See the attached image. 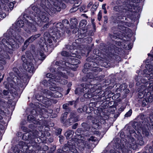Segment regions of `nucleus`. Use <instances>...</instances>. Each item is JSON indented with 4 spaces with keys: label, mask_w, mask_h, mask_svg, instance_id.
<instances>
[{
    "label": "nucleus",
    "mask_w": 153,
    "mask_h": 153,
    "mask_svg": "<svg viewBox=\"0 0 153 153\" xmlns=\"http://www.w3.org/2000/svg\"><path fill=\"white\" fill-rule=\"evenodd\" d=\"M46 77L50 78L48 80H44L42 82V83L45 86L48 85V83L51 84L52 86H54V84H55V76H53L51 73H48L46 74Z\"/></svg>",
    "instance_id": "nucleus-11"
},
{
    "label": "nucleus",
    "mask_w": 153,
    "mask_h": 153,
    "mask_svg": "<svg viewBox=\"0 0 153 153\" xmlns=\"http://www.w3.org/2000/svg\"><path fill=\"white\" fill-rule=\"evenodd\" d=\"M4 129L3 126L0 124V130H2Z\"/></svg>",
    "instance_id": "nucleus-53"
},
{
    "label": "nucleus",
    "mask_w": 153,
    "mask_h": 153,
    "mask_svg": "<svg viewBox=\"0 0 153 153\" xmlns=\"http://www.w3.org/2000/svg\"><path fill=\"white\" fill-rule=\"evenodd\" d=\"M15 1H13L10 2L9 4H8V3L7 4H5V3L1 4L2 7H3V9L5 10L8 11L9 10V7L10 10H12L13 9V7L14 6V4L15 3Z\"/></svg>",
    "instance_id": "nucleus-18"
},
{
    "label": "nucleus",
    "mask_w": 153,
    "mask_h": 153,
    "mask_svg": "<svg viewBox=\"0 0 153 153\" xmlns=\"http://www.w3.org/2000/svg\"><path fill=\"white\" fill-rule=\"evenodd\" d=\"M27 144L26 145H23L22 148L23 152H28L29 153H34L33 151L35 149V145L36 144L34 142L30 143L27 140H26L25 142Z\"/></svg>",
    "instance_id": "nucleus-8"
},
{
    "label": "nucleus",
    "mask_w": 153,
    "mask_h": 153,
    "mask_svg": "<svg viewBox=\"0 0 153 153\" xmlns=\"http://www.w3.org/2000/svg\"><path fill=\"white\" fill-rule=\"evenodd\" d=\"M82 88H77L75 91V93L76 94H80L82 92L85 93L84 97L86 98H91L94 96L97 95V94L100 91L96 89L97 86H96L94 87H92V85L88 84H82L81 85Z\"/></svg>",
    "instance_id": "nucleus-3"
},
{
    "label": "nucleus",
    "mask_w": 153,
    "mask_h": 153,
    "mask_svg": "<svg viewBox=\"0 0 153 153\" xmlns=\"http://www.w3.org/2000/svg\"><path fill=\"white\" fill-rule=\"evenodd\" d=\"M87 110V107L86 106H84L82 108H78L77 110L79 113H81L82 111H86Z\"/></svg>",
    "instance_id": "nucleus-28"
},
{
    "label": "nucleus",
    "mask_w": 153,
    "mask_h": 153,
    "mask_svg": "<svg viewBox=\"0 0 153 153\" xmlns=\"http://www.w3.org/2000/svg\"><path fill=\"white\" fill-rule=\"evenodd\" d=\"M121 151L123 152V150L120 149V148H119L117 149L116 150H111L110 151V153H121Z\"/></svg>",
    "instance_id": "nucleus-30"
},
{
    "label": "nucleus",
    "mask_w": 153,
    "mask_h": 153,
    "mask_svg": "<svg viewBox=\"0 0 153 153\" xmlns=\"http://www.w3.org/2000/svg\"><path fill=\"white\" fill-rule=\"evenodd\" d=\"M97 19L99 21H100L102 17V12L101 11H100L97 15Z\"/></svg>",
    "instance_id": "nucleus-38"
},
{
    "label": "nucleus",
    "mask_w": 153,
    "mask_h": 153,
    "mask_svg": "<svg viewBox=\"0 0 153 153\" xmlns=\"http://www.w3.org/2000/svg\"><path fill=\"white\" fill-rule=\"evenodd\" d=\"M74 102V101H70L69 102V104H70V105H72L73 104V103Z\"/></svg>",
    "instance_id": "nucleus-57"
},
{
    "label": "nucleus",
    "mask_w": 153,
    "mask_h": 153,
    "mask_svg": "<svg viewBox=\"0 0 153 153\" xmlns=\"http://www.w3.org/2000/svg\"><path fill=\"white\" fill-rule=\"evenodd\" d=\"M41 133L40 131L39 132L37 130H35L33 131V134L34 136L37 137H41V136L40 135V133Z\"/></svg>",
    "instance_id": "nucleus-27"
},
{
    "label": "nucleus",
    "mask_w": 153,
    "mask_h": 153,
    "mask_svg": "<svg viewBox=\"0 0 153 153\" xmlns=\"http://www.w3.org/2000/svg\"><path fill=\"white\" fill-rule=\"evenodd\" d=\"M95 138L94 137L92 136L90 137L89 139H88L87 140L88 141H94L95 140Z\"/></svg>",
    "instance_id": "nucleus-41"
},
{
    "label": "nucleus",
    "mask_w": 153,
    "mask_h": 153,
    "mask_svg": "<svg viewBox=\"0 0 153 153\" xmlns=\"http://www.w3.org/2000/svg\"><path fill=\"white\" fill-rule=\"evenodd\" d=\"M3 1L6 4L8 3L9 1V0H3Z\"/></svg>",
    "instance_id": "nucleus-56"
},
{
    "label": "nucleus",
    "mask_w": 153,
    "mask_h": 153,
    "mask_svg": "<svg viewBox=\"0 0 153 153\" xmlns=\"http://www.w3.org/2000/svg\"><path fill=\"white\" fill-rule=\"evenodd\" d=\"M14 153H18L19 152V149L15 147L13 151Z\"/></svg>",
    "instance_id": "nucleus-43"
},
{
    "label": "nucleus",
    "mask_w": 153,
    "mask_h": 153,
    "mask_svg": "<svg viewBox=\"0 0 153 153\" xmlns=\"http://www.w3.org/2000/svg\"><path fill=\"white\" fill-rule=\"evenodd\" d=\"M41 51L39 50L37 52V56L39 59L43 60L45 57V55L44 54L43 51L47 52L48 51V45L45 43L43 44L41 47Z\"/></svg>",
    "instance_id": "nucleus-12"
},
{
    "label": "nucleus",
    "mask_w": 153,
    "mask_h": 153,
    "mask_svg": "<svg viewBox=\"0 0 153 153\" xmlns=\"http://www.w3.org/2000/svg\"><path fill=\"white\" fill-rule=\"evenodd\" d=\"M68 146L67 147H64L62 148V149H58L56 153H67L66 151V148L69 149L72 152L74 153H76L77 150L76 149V146L77 145L79 146L82 148L84 147L85 146L87 145L86 143H85L84 141L77 138H74L72 139L68 142ZM88 144H87L88 145Z\"/></svg>",
    "instance_id": "nucleus-4"
},
{
    "label": "nucleus",
    "mask_w": 153,
    "mask_h": 153,
    "mask_svg": "<svg viewBox=\"0 0 153 153\" xmlns=\"http://www.w3.org/2000/svg\"><path fill=\"white\" fill-rule=\"evenodd\" d=\"M67 114H68V112H65L63 114H62V116L61 117V121H62V123H64L65 120L67 116Z\"/></svg>",
    "instance_id": "nucleus-26"
},
{
    "label": "nucleus",
    "mask_w": 153,
    "mask_h": 153,
    "mask_svg": "<svg viewBox=\"0 0 153 153\" xmlns=\"http://www.w3.org/2000/svg\"><path fill=\"white\" fill-rule=\"evenodd\" d=\"M149 125L152 126V128L153 129V120H151L150 122L149 123Z\"/></svg>",
    "instance_id": "nucleus-45"
},
{
    "label": "nucleus",
    "mask_w": 153,
    "mask_h": 153,
    "mask_svg": "<svg viewBox=\"0 0 153 153\" xmlns=\"http://www.w3.org/2000/svg\"><path fill=\"white\" fill-rule=\"evenodd\" d=\"M31 42L30 41L28 40V39L27 40H26L24 43V47L26 48L27 45L29 44V43Z\"/></svg>",
    "instance_id": "nucleus-39"
},
{
    "label": "nucleus",
    "mask_w": 153,
    "mask_h": 153,
    "mask_svg": "<svg viewBox=\"0 0 153 153\" xmlns=\"http://www.w3.org/2000/svg\"><path fill=\"white\" fill-rule=\"evenodd\" d=\"M60 69V71H63V68H58V69L59 70V69Z\"/></svg>",
    "instance_id": "nucleus-60"
},
{
    "label": "nucleus",
    "mask_w": 153,
    "mask_h": 153,
    "mask_svg": "<svg viewBox=\"0 0 153 153\" xmlns=\"http://www.w3.org/2000/svg\"><path fill=\"white\" fill-rule=\"evenodd\" d=\"M3 111L0 110V114H3Z\"/></svg>",
    "instance_id": "nucleus-62"
},
{
    "label": "nucleus",
    "mask_w": 153,
    "mask_h": 153,
    "mask_svg": "<svg viewBox=\"0 0 153 153\" xmlns=\"http://www.w3.org/2000/svg\"><path fill=\"white\" fill-rule=\"evenodd\" d=\"M57 28L56 38L57 39L63 36L65 33L64 29H63V25L61 23H57L56 25Z\"/></svg>",
    "instance_id": "nucleus-15"
},
{
    "label": "nucleus",
    "mask_w": 153,
    "mask_h": 153,
    "mask_svg": "<svg viewBox=\"0 0 153 153\" xmlns=\"http://www.w3.org/2000/svg\"><path fill=\"white\" fill-rule=\"evenodd\" d=\"M10 93L12 94H13V96H14V97H16L18 95V92L15 91V89L14 88H13V89L12 90L10 91Z\"/></svg>",
    "instance_id": "nucleus-32"
},
{
    "label": "nucleus",
    "mask_w": 153,
    "mask_h": 153,
    "mask_svg": "<svg viewBox=\"0 0 153 153\" xmlns=\"http://www.w3.org/2000/svg\"><path fill=\"white\" fill-rule=\"evenodd\" d=\"M105 6V4H103L102 5V9H103V10H105V9H106Z\"/></svg>",
    "instance_id": "nucleus-54"
},
{
    "label": "nucleus",
    "mask_w": 153,
    "mask_h": 153,
    "mask_svg": "<svg viewBox=\"0 0 153 153\" xmlns=\"http://www.w3.org/2000/svg\"><path fill=\"white\" fill-rule=\"evenodd\" d=\"M61 55L64 56H68L70 55H70L68 52L65 51H63L62 52Z\"/></svg>",
    "instance_id": "nucleus-33"
},
{
    "label": "nucleus",
    "mask_w": 153,
    "mask_h": 153,
    "mask_svg": "<svg viewBox=\"0 0 153 153\" xmlns=\"http://www.w3.org/2000/svg\"><path fill=\"white\" fill-rule=\"evenodd\" d=\"M97 5L94 4L93 5L91 9L93 11H95L97 9Z\"/></svg>",
    "instance_id": "nucleus-40"
},
{
    "label": "nucleus",
    "mask_w": 153,
    "mask_h": 153,
    "mask_svg": "<svg viewBox=\"0 0 153 153\" xmlns=\"http://www.w3.org/2000/svg\"><path fill=\"white\" fill-rule=\"evenodd\" d=\"M151 56L153 58V55ZM151 63L153 65V60H152ZM147 69L144 71L145 72H146L149 77V79L153 78V66L152 65H146V66Z\"/></svg>",
    "instance_id": "nucleus-16"
},
{
    "label": "nucleus",
    "mask_w": 153,
    "mask_h": 153,
    "mask_svg": "<svg viewBox=\"0 0 153 153\" xmlns=\"http://www.w3.org/2000/svg\"><path fill=\"white\" fill-rule=\"evenodd\" d=\"M92 123H93V127L96 129L98 128L99 126H98V124L97 123H95L93 121Z\"/></svg>",
    "instance_id": "nucleus-37"
},
{
    "label": "nucleus",
    "mask_w": 153,
    "mask_h": 153,
    "mask_svg": "<svg viewBox=\"0 0 153 153\" xmlns=\"http://www.w3.org/2000/svg\"><path fill=\"white\" fill-rule=\"evenodd\" d=\"M74 131L71 130H68L66 131L65 135L67 139H69L74 134Z\"/></svg>",
    "instance_id": "nucleus-21"
},
{
    "label": "nucleus",
    "mask_w": 153,
    "mask_h": 153,
    "mask_svg": "<svg viewBox=\"0 0 153 153\" xmlns=\"http://www.w3.org/2000/svg\"><path fill=\"white\" fill-rule=\"evenodd\" d=\"M47 111L48 112V113L50 114H51L52 113L53 111L51 109H48V110H47Z\"/></svg>",
    "instance_id": "nucleus-51"
},
{
    "label": "nucleus",
    "mask_w": 153,
    "mask_h": 153,
    "mask_svg": "<svg viewBox=\"0 0 153 153\" xmlns=\"http://www.w3.org/2000/svg\"><path fill=\"white\" fill-rule=\"evenodd\" d=\"M78 126V123H75L72 126V128L73 129H76V128L77 126Z\"/></svg>",
    "instance_id": "nucleus-46"
},
{
    "label": "nucleus",
    "mask_w": 153,
    "mask_h": 153,
    "mask_svg": "<svg viewBox=\"0 0 153 153\" xmlns=\"http://www.w3.org/2000/svg\"><path fill=\"white\" fill-rule=\"evenodd\" d=\"M149 151L150 153H153V151H152V147H150L149 148Z\"/></svg>",
    "instance_id": "nucleus-48"
},
{
    "label": "nucleus",
    "mask_w": 153,
    "mask_h": 153,
    "mask_svg": "<svg viewBox=\"0 0 153 153\" xmlns=\"http://www.w3.org/2000/svg\"><path fill=\"white\" fill-rule=\"evenodd\" d=\"M152 129V126L149 125L148 123H147L146 125H144L143 126L138 128L137 127L136 129L137 131V133L133 132L131 136H135L137 138V144L140 146L143 145L144 144V141H143V138L141 135L140 132L141 131L142 134L145 136H147L149 135V131L151 129Z\"/></svg>",
    "instance_id": "nucleus-5"
},
{
    "label": "nucleus",
    "mask_w": 153,
    "mask_h": 153,
    "mask_svg": "<svg viewBox=\"0 0 153 153\" xmlns=\"http://www.w3.org/2000/svg\"><path fill=\"white\" fill-rule=\"evenodd\" d=\"M31 10V7H29L26 9L23 15L18 19V21L15 23L16 26H14L16 28L15 31L17 32V30L20 27H22L25 24L26 27H24L25 31L28 33H30L31 32H35L37 31L36 27L33 25V23H30L27 20V18L30 17V11Z\"/></svg>",
    "instance_id": "nucleus-2"
},
{
    "label": "nucleus",
    "mask_w": 153,
    "mask_h": 153,
    "mask_svg": "<svg viewBox=\"0 0 153 153\" xmlns=\"http://www.w3.org/2000/svg\"><path fill=\"white\" fill-rule=\"evenodd\" d=\"M7 59H10L9 56L7 53L4 50H2L0 47V65H5L6 63V60Z\"/></svg>",
    "instance_id": "nucleus-13"
},
{
    "label": "nucleus",
    "mask_w": 153,
    "mask_h": 153,
    "mask_svg": "<svg viewBox=\"0 0 153 153\" xmlns=\"http://www.w3.org/2000/svg\"><path fill=\"white\" fill-rule=\"evenodd\" d=\"M152 96L151 95L150 93H148L147 97L145 98V101L146 102L151 103L152 101Z\"/></svg>",
    "instance_id": "nucleus-22"
},
{
    "label": "nucleus",
    "mask_w": 153,
    "mask_h": 153,
    "mask_svg": "<svg viewBox=\"0 0 153 153\" xmlns=\"http://www.w3.org/2000/svg\"><path fill=\"white\" fill-rule=\"evenodd\" d=\"M68 105V104H64L63 105V107L64 109H66Z\"/></svg>",
    "instance_id": "nucleus-47"
},
{
    "label": "nucleus",
    "mask_w": 153,
    "mask_h": 153,
    "mask_svg": "<svg viewBox=\"0 0 153 153\" xmlns=\"http://www.w3.org/2000/svg\"><path fill=\"white\" fill-rule=\"evenodd\" d=\"M40 36V34H38L34 36H32L28 39V40L30 41V42H32L35 39L39 37Z\"/></svg>",
    "instance_id": "nucleus-23"
},
{
    "label": "nucleus",
    "mask_w": 153,
    "mask_h": 153,
    "mask_svg": "<svg viewBox=\"0 0 153 153\" xmlns=\"http://www.w3.org/2000/svg\"><path fill=\"white\" fill-rule=\"evenodd\" d=\"M93 4V2L92 1H90L89 2V3L88 4L87 7L88 8H89L91 7L92 5Z\"/></svg>",
    "instance_id": "nucleus-42"
},
{
    "label": "nucleus",
    "mask_w": 153,
    "mask_h": 153,
    "mask_svg": "<svg viewBox=\"0 0 153 153\" xmlns=\"http://www.w3.org/2000/svg\"><path fill=\"white\" fill-rule=\"evenodd\" d=\"M13 70L15 72L17 73V74H18V72H19V71L17 68H14L13 69Z\"/></svg>",
    "instance_id": "nucleus-49"
},
{
    "label": "nucleus",
    "mask_w": 153,
    "mask_h": 153,
    "mask_svg": "<svg viewBox=\"0 0 153 153\" xmlns=\"http://www.w3.org/2000/svg\"><path fill=\"white\" fill-rule=\"evenodd\" d=\"M69 89H68L67 90V93L66 94H67L69 92Z\"/></svg>",
    "instance_id": "nucleus-64"
},
{
    "label": "nucleus",
    "mask_w": 153,
    "mask_h": 153,
    "mask_svg": "<svg viewBox=\"0 0 153 153\" xmlns=\"http://www.w3.org/2000/svg\"><path fill=\"white\" fill-rule=\"evenodd\" d=\"M85 6H83L81 7L80 9V11H82L85 9Z\"/></svg>",
    "instance_id": "nucleus-50"
},
{
    "label": "nucleus",
    "mask_w": 153,
    "mask_h": 153,
    "mask_svg": "<svg viewBox=\"0 0 153 153\" xmlns=\"http://www.w3.org/2000/svg\"><path fill=\"white\" fill-rule=\"evenodd\" d=\"M21 59L23 62V69L29 72H33L34 71V67L31 62L32 60L27 57L26 55H22Z\"/></svg>",
    "instance_id": "nucleus-6"
},
{
    "label": "nucleus",
    "mask_w": 153,
    "mask_h": 153,
    "mask_svg": "<svg viewBox=\"0 0 153 153\" xmlns=\"http://www.w3.org/2000/svg\"><path fill=\"white\" fill-rule=\"evenodd\" d=\"M49 35L48 34V33H45L44 34V39H45V40H47V41H48V42L49 43H51L52 42V40L51 39H50L49 38H47V37H45V36L46 35Z\"/></svg>",
    "instance_id": "nucleus-31"
},
{
    "label": "nucleus",
    "mask_w": 153,
    "mask_h": 153,
    "mask_svg": "<svg viewBox=\"0 0 153 153\" xmlns=\"http://www.w3.org/2000/svg\"><path fill=\"white\" fill-rule=\"evenodd\" d=\"M3 93L4 96L7 95L8 94H9V92L8 91H7L6 90H4L3 91Z\"/></svg>",
    "instance_id": "nucleus-44"
},
{
    "label": "nucleus",
    "mask_w": 153,
    "mask_h": 153,
    "mask_svg": "<svg viewBox=\"0 0 153 153\" xmlns=\"http://www.w3.org/2000/svg\"><path fill=\"white\" fill-rule=\"evenodd\" d=\"M75 115L73 113L71 114L70 117L69 119V125H71L77 121L78 120L77 118L75 117Z\"/></svg>",
    "instance_id": "nucleus-20"
},
{
    "label": "nucleus",
    "mask_w": 153,
    "mask_h": 153,
    "mask_svg": "<svg viewBox=\"0 0 153 153\" xmlns=\"http://www.w3.org/2000/svg\"><path fill=\"white\" fill-rule=\"evenodd\" d=\"M68 62H62V64H65V66L69 67L74 71H76V68L77 67L76 65L80 63L79 60L75 58L72 57L68 58Z\"/></svg>",
    "instance_id": "nucleus-7"
},
{
    "label": "nucleus",
    "mask_w": 153,
    "mask_h": 153,
    "mask_svg": "<svg viewBox=\"0 0 153 153\" xmlns=\"http://www.w3.org/2000/svg\"><path fill=\"white\" fill-rule=\"evenodd\" d=\"M53 64H55L56 65H59V62H58L56 61V62H53Z\"/></svg>",
    "instance_id": "nucleus-52"
},
{
    "label": "nucleus",
    "mask_w": 153,
    "mask_h": 153,
    "mask_svg": "<svg viewBox=\"0 0 153 153\" xmlns=\"http://www.w3.org/2000/svg\"><path fill=\"white\" fill-rule=\"evenodd\" d=\"M8 34L7 41L4 39L0 42V47L3 48V50L9 52V50L12 48H16L18 47V42L21 43L24 40L18 34L17 32L13 29L10 28L7 32Z\"/></svg>",
    "instance_id": "nucleus-1"
},
{
    "label": "nucleus",
    "mask_w": 153,
    "mask_h": 153,
    "mask_svg": "<svg viewBox=\"0 0 153 153\" xmlns=\"http://www.w3.org/2000/svg\"><path fill=\"white\" fill-rule=\"evenodd\" d=\"M129 141V144L131 146H134L135 148L137 147V142H136L133 138H131V141Z\"/></svg>",
    "instance_id": "nucleus-24"
},
{
    "label": "nucleus",
    "mask_w": 153,
    "mask_h": 153,
    "mask_svg": "<svg viewBox=\"0 0 153 153\" xmlns=\"http://www.w3.org/2000/svg\"><path fill=\"white\" fill-rule=\"evenodd\" d=\"M1 5H0V17L1 18H4L5 17V14L2 12V9L1 8Z\"/></svg>",
    "instance_id": "nucleus-35"
},
{
    "label": "nucleus",
    "mask_w": 153,
    "mask_h": 153,
    "mask_svg": "<svg viewBox=\"0 0 153 153\" xmlns=\"http://www.w3.org/2000/svg\"><path fill=\"white\" fill-rule=\"evenodd\" d=\"M132 111L131 109L125 115V116L128 117L130 116L132 114Z\"/></svg>",
    "instance_id": "nucleus-36"
},
{
    "label": "nucleus",
    "mask_w": 153,
    "mask_h": 153,
    "mask_svg": "<svg viewBox=\"0 0 153 153\" xmlns=\"http://www.w3.org/2000/svg\"><path fill=\"white\" fill-rule=\"evenodd\" d=\"M64 22L66 23L67 24H68V22L67 20H65L63 21Z\"/></svg>",
    "instance_id": "nucleus-59"
},
{
    "label": "nucleus",
    "mask_w": 153,
    "mask_h": 153,
    "mask_svg": "<svg viewBox=\"0 0 153 153\" xmlns=\"http://www.w3.org/2000/svg\"><path fill=\"white\" fill-rule=\"evenodd\" d=\"M27 119L28 120L31 121V122L35 123L34 122V121H35V117L31 115H28L27 117Z\"/></svg>",
    "instance_id": "nucleus-29"
},
{
    "label": "nucleus",
    "mask_w": 153,
    "mask_h": 153,
    "mask_svg": "<svg viewBox=\"0 0 153 153\" xmlns=\"http://www.w3.org/2000/svg\"><path fill=\"white\" fill-rule=\"evenodd\" d=\"M45 100H46V99H44L42 101H43V103H44L46 105H47V104H48V103L46 101H45Z\"/></svg>",
    "instance_id": "nucleus-55"
},
{
    "label": "nucleus",
    "mask_w": 153,
    "mask_h": 153,
    "mask_svg": "<svg viewBox=\"0 0 153 153\" xmlns=\"http://www.w3.org/2000/svg\"><path fill=\"white\" fill-rule=\"evenodd\" d=\"M50 71L53 72V71H55V70L54 69H53V70L51 69H50Z\"/></svg>",
    "instance_id": "nucleus-61"
},
{
    "label": "nucleus",
    "mask_w": 153,
    "mask_h": 153,
    "mask_svg": "<svg viewBox=\"0 0 153 153\" xmlns=\"http://www.w3.org/2000/svg\"><path fill=\"white\" fill-rule=\"evenodd\" d=\"M118 26L119 29L122 31L126 30L128 29V28L126 27L127 26L126 22H123L122 20L120 21L118 23Z\"/></svg>",
    "instance_id": "nucleus-19"
},
{
    "label": "nucleus",
    "mask_w": 153,
    "mask_h": 153,
    "mask_svg": "<svg viewBox=\"0 0 153 153\" xmlns=\"http://www.w3.org/2000/svg\"><path fill=\"white\" fill-rule=\"evenodd\" d=\"M78 9V6H74L70 10V12L71 13H73L75 12Z\"/></svg>",
    "instance_id": "nucleus-34"
},
{
    "label": "nucleus",
    "mask_w": 153,
    "mask_h": 153,
    "mask_svg": "<svg viewBox=\"0 0 153 153\" xmlns=\"http://www.w3.org/2000/svg\"><path fill=\"white\" fill-rule=\"evenodd\" d=\"M87 24V21L85 20H82L79 23V30L80 31V34L78 36L79 39L84 38L85 36V33L87 32V28L85 25Z\"/></svg>",
    "instance_id": "nucleus-9"
},
{
    "label": "nucleus",
    "mask_w": 153,
    "mask_h": 153,
    "mask_svg": "<svg viewBox=\"0 0 153 153\" xmlns=\"http://www.w3.org/2000/svg\"><path fill=\"white\" fill-rule=\"evenodd\" d=\"M65 73H62L61 71L57 73L56 74L57 75L55 76V82H59L62 84H66L67 82V80L65 79L62 80V79H61V77L59 76L61 75L62 77L66 78V76H65Z\"/></svg>",
    "instance_id": "nucleus-14"
},
{
    "label": "nucleus",
    "mask_w": 153,
    "mask_h": 153,
    "mask_svg": "<svg viewBox=\"0 0 153 153\" xmlns=\"http://www.w3.org/2000/svg\"><path fill=\"white\" fill-rule=\"evenodd\" d=\"M131 7L129 4H127L126 5H123V6L122 7V6H116L114 7V10L117 11H122L123 10L131 11Z\"/></svg>",
    "instance_id": "nucleus-17"
},
{
    "label": "nucleus",
    "mask_w": 153,
    "mask_h": 153,
    "mask_svg": "<svg viewBox=\"0 0 153 153\" xmlns=\"http://www.w3.org/2000/svg\"><path fill=\"white\" fill-rule=\"evenodd\" d=\"M78 24L77 20L75 18H72L71 20V27L70 28L65 27V30L67 33H69L71 32L70 30H73V33H76L78 30L79 29L77 27L76 25Z\"/></svg>",
    "instance_id": "nucleus-10"
},
{
    "label": "nucleus",
    "mask_w": 153,
    "mask_h": 153,
    "mask_svg": "<svg viewBox=\"0 0 153 153\" xmlns=\"http://www.w3.org/2000/svg\"><path fill=\"white\" fill-rule=\"evenodd\" d=\"M52 94V96L55 97H60L62 96V94L58 91L54 92Z\"/></svg>",
    "instance_id": "nucleus-25"
},
{
    "label": "nucleus",
    "mask_w": 153,
    "mask_h": 153,
    "mask_svg": "<svg viewBox=\"0 0 153 153\" xmlns=\"http://www.w3.org/2000/svg\"><path fill=\"white\" fill-rule=\"evenodd\" d=\"M110 37L111 39H112L113 38H117V37L116 36H115L114 37V36H113L112 35H111L110 36Z\"/></svg>",
    "instance_id": "nucleus-58"
},
{
    "label": "nucleus",
    "mask_w": 153,
    "mask_h": 153,
    "mask_svg": "<svg viewBox=\"0 0 153 153\" xmlns=\"http://www.w3.org/2000/svg\"><path fill=\"white\" fill-rule=\"evenodd\" d=\"M104 13L105 14H106L107 13V11H106V9L104 10Z\"/></svg>",
    "instance_id": "nucleus-63"
}]
</instances>
